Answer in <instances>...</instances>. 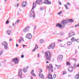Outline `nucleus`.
<instances>
[{
    "label": "nucleus",
    "mask_w": 79,
    "mask_h": 79,
    "mask_svg": "<svg viewBox=\"0 0 79 79\" xmlns=\"http://www.w3.org/2000/svg\"><path fill=\"white\" fill-rule=\"evenodd\" d=\"M58 41L59 42H61V40H58Z\"/></svg>",
    "instance_id": "nucleus-52"
},
{
    "label": "nucleus",
    "mask_w": 79,
    "mask_h": 79,
    "mask_svg": "<svg viewBox=\"0 0 79 79\" xmlns=\"http://www.w3.org/2000/svg\"><path fill=\"white\" fill-rule=\"evenodd\" d=\"M71 44H72V43H71V42H68L67 43V45H71Z\"/></svg>",
    "instance_id": "nucleus-28"
},
{
    "label": "nucleus",
    "mask_w": 79,
    "mask_h": 79,
    "mask_svg": "<svg viewBox=\"0 0 79 79\" xmlns=\"http://www.w3.org/2000/svg\"><path fill=\"white\" fill-rule=\"evenodd\" d=\"M18 44H16V47H18Z\"/></svg>",
    "instance_id": "nucleus-54"
},
{
    "label": "nucleus",
    "mask_w": 79,
    "mask_h": 79,
    "mask_svg": "<svg viewBox=\"0 0 79 79\" xmlns=\"http://www.w3.org/2000/svg\"><path fill=\"white\" fill-rule=\"evenodd\" d=\"M45 57L48 61H51V57L52 54L49 51H46L45 52Z\"/></svg>",
    "instance_id": "nucleus-1"
},
{
    "label": "nucleus",
    "mask_w": 79,
    "mask_h": 79,
    "mask_svg": "<svg viewBox=\"0 0 79 79\" xmlns=\"http://www.w3.org/2000/svg\"><path fill=\"white\" fill-rule=\"evenodd\" d=\"M30 17H35V14L34 13V11H30Z\"/></svg>",
    "instance_id": "nucleus-6"
},
{
    "label": "nucleus",
    "mask_w": 79,
    "mask_h": 79,
    "mask_svg": "<svg viewBox=\"0 0 79 79\" xmlns=\"http://www.w3.org/2000/svg\"><path fill=\"white\" fill-rule=\"evenodd\" d=\"M3 53V51H0V56H1L2 55V54Z\"/></svg>",
    "instance_id": "nucleus-30"
},
{
    "label": "nucleus",
    "mask_w": 79,
    "mask_h": 79,
    "mask_svg": "<svg viewBox=\"0 0 79 79\" xmlns=\"http://www.w3.org/2000/svg\"><path fill=\"white\" fill-rule=\"evenodd\" d=\"M46 68L48 69H50V68H53V66H52V64H49V66H47Z\"/></svg>",
    "instance_id": "nucleus-16"
},
{
    "label": "nucleus",
    "mask_w": 79,
    "mask_h": 79,
    "mask_svg": "<svg viewBox=\"0 0 79 79\" xmlns=\"http://www.w3.org/2000/svg\"><path fill=\"white\" fill-rule=\"evenodd\" d=\"M62 59L63 56L61 55H59L57 57V59L58 61H61V60H62Z\"/></svg>",
    "instance_id": "nucleus-8"
},
{
    "label": "nucleus",
    "mask_w": 79,
    "mask_h": 79,
    "mask_svg": "<svg viewBox=\"0 0 79 79\" xmlns=\"http://www.w3.org/2000/svg\"><path fill=\"white\" fill-rule=\"evenodd\" d=\"M53 77L54 79L56 78V74H54L53 75Z\"/></svg>",
    "instance_id": "nucleus-39"
},
{
    "label": "nucleus",
    "mask_w": 79,
    "mask_h": 79,
    "mask_svg": "<svg viewBox=\"0 0 79 79\" xmlns=\"http://www.w3.org/2000/svg\"><path fill=\"white\" fill-rule=\"evenodd\" d=\"M22 71L24 73H26L27 72V69L26 68H24L23 69Z\"/></svg>",
    "instance_id": "nucleus-25"
},
{
    "label": "nucleus",
    "mask_w": 79,
    "mask_h": 79,
    "mask_svg": "<svg viewBox=\"0 0 79 79\" xmlns=\"http://www.w3.org/2000/svg\"><path fill=\"white\" fill-rule=\"evenodd\" d=\"M55 66H56V67L58 66V65H57V64H55Z\"/></svg>",
    "instance_id": "nucleus-63"
},
{
    "label": "nucleus",
    "mask_w": 79,
    "mask_h": 79,
    "mask_svg": "<svg viewBox=\"0 0 79 79\" xmlns=\"http://www.w3.org/2000/svg\"><path fill=\"white\" fill-rule=\"evenodd\" d=\"M61 13H62V12H61V11H60L58 13V15H61Z\"/></svg>",
    "instance_id": "nucleus-41"
},
{
    "label": "nucleus",
    "mask_w": 79,
    "mask_h": 79,
    "mask_svg": "<svg viewBox=\"0 0 79 79\" xmlns=\"http://www.w3.org/2000/svg\"><path fill=\"white\" fill-rule=\"evenodd\" d=\"M50 46H51V47L52 48V49H53L54 48H55V43H53L51 44Z\"/></svg>",
    "instance_id": "nucleus-19"
},
{
    "label": "nucleus",
    "mask_w": 79,
    "mask_h": 79,
    "mask_svg": "<svg viewBox=\"0 0 79 79\" xmlns=\"http://www.w3.org/2000/svg\"><path fill=\"white\" fill-rule=\"evenodd\" d=\"M19 15V12H18L17 13V15Z\"/></svg>",
    "instance_id": "nucleus-55"
},
{
    "label": "nucleus",
    "mask_w": 79,
    "mask_h": 79,
    "mask_svg": "<svg viewBox=\"0 0 79 79\" xmlns=\"http://www.w3.org/2000/svg\"><path fill=\"white\" fill-rule=\"evenodd\" d=\"M20 21V20H18L15 23V25H16V24H18L19 23V22Z\"/></svg>",
    "instance_id": "nucleus-29"
},
{
    "label": "nucleus",
    "mask_w": 79,
    "mask_h": 79,
    "mask_svg": "<svg viewBox=\"0 0 79 79\" xmlns=\"http://www.w3.org/2000/svg\"><path fill=\"white\" fill-rule=\"evenodd\" d=\"M73 67L74 68H76V63L74 64Z\"/></svg>",
    "instance_id": "nucleus-36"
},
{
    "label": "nucleus",
    "mask_w": 79,
    "mask_h": 79,
    "mask_svg": "<svg viewBox=\"0 0 79 79\" xmlns=\"http://www.w3.org/2000/svg\"><path fill=\"white\" fill-rule=\"evenodd\" d=\"M67 5H69V6H70L71 5V3H69V2H68L66 3Z\"/></svg>",
    "instance_id": "nucleus-33"
},
{
    "label": "nucleus",
    "mask_w": 79,
    "mask_h": 79,
    "mask_svg": "<svg viewBox=\"0 0 79 79\" xmlns=\"http://www.w3.org/2000/svg\"><path fill=\"white\" fill-rule=\"evenodd\" d=\"M26 37L28 39H31L32 37V35L31 33H28L27 34Z\"/></svg>",
    "instance_id": "nucleus-5"
},
{
    "label": "nucleus",
    "mask_w": 79,
    "mask_h": 79,
    "mask_svg": "<svg viewBox=\"0 0 79 79\" xmlns=\"http://www.w3.org/2000/svg\"><path fill=\"white\" fill-rule=\"evenodd\" d=\"M12 61L15 62V64H18V62H19V60L17 58H15V59H13L12 60Z\"/></svg>",
    "instance_id": "nucleus-7"
},
{
    "label": "nucleus",
    "mask_w": 79,
    "mask_h": 79,
    "mask_svg": "<svg viewBox=\"0 0 79 79\" xmlns=\"http://www.w3.org/2000/svg\"><path fill=\"white\" fill-rule=\"evenodd\" d=\"M64 6L65 7L66 10H68V6L66 5H64Z\"/></svg>",
    "instance_id": "nucleus-32"
},
{
    "label": "nucleus",
    "mask_w": 79,
    "mask_h": 79,
    "mask_svg": "<svg viewBox=\"0 0 79 79\" xmlns=\"http://www.w3.org/2000/svg\"><path fill=\"white\" fill-rule=\"evenodd\" d=\"M12 26H15V23H13Z\"/></svg>",
    "instance_id": "nucleus-59"
},
{
    "label": "nucleus",
    "mask_w": 79,
    "mask_h": 79,
    "mask_svg": "<svg viewBox=\"0 0 79 79\" xmlns=\"http://www.w3.org/2000/svg\"><path fill=\"white\" fill-rule=\"evenodd\" d=\"M17 6H18H18H19V3H17Z\"/></svg>",
    "instance_id": "nucleus-61"
},
{
    "label": "nucleus",
    "mask_w": 79,
    "mask_h": 79,
    "mask_svg": "<svg viewBox=\"0 0 79 79\" xmlns=\"http://www.w3.org/2000/svg\"><path fill=\"white\" fill-rule=\"evenodd\" d=\"M10 23V22H9V21L7 20L6 22V24H9V23Z\"/></svg>",
    "instance_id": "nucleus-35"
},
{
    "label": "nucleus",
    "mask_w": 79,
    "mask_h": 79,
    "mask_svg": "<svg viewBox=\"0 0 79 79\" xmlns=\"http://www.w3.org/2000/svg\"><path fill=\"white\" fill-rule=\"evenodd\" d=\"M79 77V73L76 75L75 76V79H78Z\"/></svg>",
    "instance_id": "nucleus-21"
},
{
    "label": "nucleus",
    "mask_w": 79,
    "mask_h": 79,
    "mask_svg": "<svg viewBox=\"0 0 79 79\" xmlns=\"http://www.w3.org/2000/svg\"><path fill=\"white\" fill-rule=\"evenodd\" d=\"M42 70L41 69L40 72V73H42Z\"/></svg>",
    "instance_id": "nucleus-57"
},
{
    "label": "nucleus",
    "mask_w": 79,
    "mask_h": 79,
    "mask_svg": "<svg viewBox=\"0 0 79 79\" xmlns=\"http://www.w3.org/2000/svg\"><path fill=\"white\" fill-rule=\"evenodd\" d=\"M40 55H39V54H38V58H39Z\"/></svg>",
    "instance_id": "nucleus-56"
},
{
    "label": "nucleus",
    "mask_w": 79,
    "mask_h": 79,
    "mask_svg": "<svg viewBox=\"0 0 79 79\" xmlns=\"http://www.w3.org/2000/svg\"><path fill=\"white\" fill-rule=\"evenodd\" d=\"M38 48L37 45V44H36L35 48L33 50V52H35V50H36L37 48Z\"/></svg>",
    "instance_id": "nucleus-22"
},
{
    "label": "nucleus",
    "mask_w": 79,
    "mask_h": 79,
    "mask_svg": "<svg viewBox=\"0 0 79 79\" xmlns=\"http://www.w3.org/2000/svg\"><path fill=\"white\" fill-rule=\"evenodd\" d=\"M60 46L61 47H64V45H62V44H60Z\"/></svg>",
    "instance_id": "nucleus-34"
},
{
    "label": "nucleus",
    "mask_w": 79,
    "mask_h": 79,
    "mask_svg": "<svg viewBox=\"0 0 79 79\" xmlns=\"http://www.w3.org/2000/svg\"><path fill=\"white\" fill-rule=\"evenodd\" d=\"M73 20L72 19H67L66 20Z\"/></svg>",
    "instance_id": "nucleus-62"
},
{
    "label": "nucleus",
    "mask_w": 79,
    "mask_h": 79,
    "mask_svg": "<svg viewBox=\"0 0 79 79\" xmlns=\"http://www.w3.org/2000/svg\"><path fill=\"white\" fill-rule=\"evenodd\" d=\"M47 77L48 79H53V77H52V75L50 73L48 74Z\"/></svg>",
    "instance_id": "nucleus-13"
},
{
    "label": "nucleus",
    "mask_w": 79,
    "mask_h": 79,
    "mask_svg": "<svg viewBox=\"0 0 79 79\" xmlns=\"http://www.w3.org/2000/svg\"><path fill=\"white\" fill-rule=\"evenodd\" d=\"M46 63H49V62H48V61H47L46 62Z\"/></svg>",
    "instance_id": "nucleus-60"
},
{
    "label": "nucleus",
    "mask_w": 79,
    "mask_h": 79,
    "mask_svg": "<svg viewBox=\"0 0 79 79\" xmlns=\"http://www.w3.org/2000/svg\"><path fill=\"white\" fill-rule=\"evenodd\" d=\"M14 6L15 7H17V5H14Z\"/></svg>",
    "instance_id": "nucleus-58"
},
{
    "label": "nucleus",
    "mask_w": 79,
    "mask_h": 79,
    "mask_svg": "<svg viewBox=\"0 0 79 79\" xmlns=\"http://www.w3.org/2000/svg\"><path fill=\"white\" fill-rule=\"evenodd\" d=\"M71 40H72L71 41L72 42H75V41H76V40L74 38V37H73L71 39Z\"/></svg>",
    "instance_id": "nucleus-24"
},
{
    "label": "nucleus",
    "mask_w": 79,
    "mask_h": 79,
    "mask_svg": "<svg viewBox=\"0 0 79 79\" xmlns=\"http://www.w3.org/2000/svg\"><path fill=\"white\" fill-rule=\"evenodd\" d=\"M63 74H66V71L64 72Z\"/></svg>",
    "instance_id": "nucleus-47"
},
{
    "label": "nucleus",
    "mask_w": 79,
    "mask_h": 79,
    "mask_svg": "<svg viewBox=\"0 0 79 79\" xmlns=\"http://www.w3.org/2000/svg\"><path fill=\"white\" fill-rule=\"evenodd\" d=\"M60 67H61V65H59L58 67H57L58 69L59 68H60Z\"/></svg>",
    "instance_id": "nucleus-43"
},
{
    "label": "nucleus",
    "mask_w": 79,
    "mask_h": 79,
    "mask_svg": "<svg viewBox=\"0 0 79 79\" xmlns=\"http://www.w3.org/2000/svg\"><path fill=\"white\" fill-rule=\"evenodd\" d=\"M29 68V66H27V67H26L25 68H26L27 69Z\"/></svg>",
    "instance_id": "nucleus-48"
},
{
    "label": "nucleus",
    "mask_w": 79,
    "mask_h": 79,
    "mask_svg": "<svg viewBox=\"0 0 79 79\" xmlns=\"http://www.w3.org/2000/svg\"><path fill=\"white\" fill-rule=\"evenodd\" d=\"M73 34H74V33L73 32H72L71 34V33L69 34V37H71L72 36H73V35H75V34L73 35Z\"/></svg>",
    "instance_id": "nucleus-20"
},
{
    "label": "nucleus",
    "mask_w": 79,
    "mask_h": 79,
    "mask_svg": "<svg viewBox=\"0 0 79 79\" xmlns=\"http://www.w3.org/2000/svg\"><path fill=\"white\" fill-rule=\"evenodd\" d=\"M24 55H22L21 56V58H24Z\"/></svg>",
    "instance_id": "nucleus-49"
},
{
    "label": "nucleus",
    "mask_w": 79,
    "mask_h": 79,
    "mask_svg": "<svg viewBox=\"0 0 79 79\" xmlns=\"http://www.w3.org/2000/svg\"><path fill=\"white\" fill-rule=\"evenodd\" d=\"M20 40H21V41H24V39H23V38L22 37H20Z\"/></svg>",
    "instance_id": "nucleus-31"
},
{
    "label": "nucleus",
    "mask_w": 79,
    "mask_h": 79,
    "mask_svg": "<svg viewBox=\"0 0 79 79\" xmlns=\"http://www.w3.org/2000/svg\"><path fill=\"white\" fill-rule=\"evenodd\" d=\"M58 2H59V5H61V2H60L59 1Z\"/></svg>",
    "instance_id": "nucleus-46"
},
{
    "label": "nucleus",
    "mask_w": 79,
    "mask_h": 79,
    "mask_svg": "<svg viewBox=\"0 0 79 79\" xmlns=\"http://www.w3.org/2000/svg\"><path fill=\"white\" fill-rule=\"evenodd\" d=\"M68 71H69V72H73V69L70 67L69 69H68Z\"/></svg>",
    "instance_id": "nucleus-23"
},
{
    "label": "nucleus",
    "mask_w": 79,
    "mask_h": 79,
    "mask_svg": "<svg viewBox=\"0 0 79 79\" xmlns=\"http://www.w3.org/2000/svg\"><path fill=\"white\" fill-rule=\"evenodd\" d=\"M19 76H20L21 78H22V71L21 69H20L19 71Z\"/></svg>",
    "instance_id": "nucleus-10"
},
{
    "label": "nucleus",
    "mask_w": 79,
    "mask_h": 79,
    "mask_svg": "<svg viewBox=\"0 0 79 79\" xmlns=\"http://www.w3.org/2000/svg\"><path fill=\"white\" fill-rule=\"evenodd\" d=\"M39 76L40 77V78H44V77H45L44 76V75H43L42 73H40Z\"/></svg>",
    "instance_id": "nucleus-17"
},
{
    "label": "nucleus",
    "mask_w": 79,
    "mask_h": 79,
    "mask_svg": "<svg viewBox=\"0 0 79 79\" xmlns=\"http://www.w3.org/2000/svg\"><path fill=\"white\" fill-rule=\"evenodd\" d=\"M36 27H37V26H35V27H34V28L33 29L34 31H35V29H36Z\"/></svg>",
    "instance_id": "nucleus-44"
},
{
    "label": "nucleus",
    "mask_w": 79,
    "mask_h": 79,
    "mask_svg": "<svg viewBox=\"0 0 79 79\" xmlns=\"http://www.w3.org/2000/svg\"><path fill=\"white\" fill-rule=\"evenodd\" d=\"M44 3L45 4H46L47 5H50V4H51V2L48 1V0H45L44 2Z\"/></svg>",
    "instance_id": "nucleus-12"
},
{
    "label": "nucleus",
    "mask_w": 79,
    "mask_h": 79,
    "mask_svg": "<svg viewBox=\"0 0 79 79\" xmlns=\"http://www.w3.org/2000/svg\"><path fill=\"white\" fill-rule=\"evenodd\" d=\"M31 28V27L28 26L25 27L23 30V32L24 33H26L29 31V28Z\"/></svg>",
    "instance_id": "nucleus-4"
},
{
    "label": "nucleus",
    "mask_w": 79,
    "mask_h": 79,
    "mask_svg": "<svg viewBox=\"0 0 79 79\" xmlns=\"http://www.w3.org/2000/svg\"><path fill=\"white\" fill-rule=\"evenodd\" d=\"M62 25L60 23H57L56 25V27H58L59 28H62Z\"/></svg>",
    "instance_id": "nucleus-14"
},
{
    "label": "nucleus",
    "mask_w": 79,
    "mask_h": 79,
    "mask_svg": "<svg viewBox=\"0 0 79 79\" xmlns=\"http://www.w3.org/2000/svg\"><path fill=\"white\" fill-rule=\"evenodd\" d=\"M23 45V47H26V46H26V45Z\"/></svg>",
    "instance_id": "nucleus-50"
},
{
    "label": "nucleus",
    "mask_w": 79,
    "mask_h": 79,
    "mask_svg": "<svg viewBox=\"0 0 79 79\" xmlns=\"http://www.w3.org/2000/svg\"><path fill=\"white\" fill-rule=\"evenodd\" d=\"M51 69V71H52V72H53V69Z\"/></svg>",
    "instance_id": "nucleus-64"
},
{
    "label": "nucleus",
    "mask_w": 79,
    "mask_h": 79,
    "mask_svg": "<svg viewBox=\"0 0 79 79\" xmlns=\"http://www.w3.org/2000/svg\"><path fill=\"white\" fill-rule=\"evenodd\" d=\"M73 22H74L73 20H64L61 21V23L62 26H63V28H64L65 27L64 26L65 24H67V23H73Z\"/></svg>",
    "instance_id": "nucleus-2"
},
{
    "label": "nucleus",
    "mask_w": 79,
    "mask_h": 79,
    "mask_svg": "<svg viewBox=\"0 0 79 79\" xmlns=\"http://www.w3.org/2000/svg\"><path fill=\"white\" fill-rule=\"evenodd\" d=\"M48 49H50L51 48L52 49V47H51V46L50 45L48 47Z\"/></svg>",
    "instance_id": "nucleus-37"
},
{
    "label": "nucleus",
    "mask_w": 79,
    "mask_h": 79,
    "mask_svg": "<svg viewBox=\"0 0 79 79\" xmlns=\"http://www.w3.org/2000/svg\"><path fill=\"white\" fill-rule=\"evenodd\" d=\"M36 5V2H33V7L31 10H34V9L35 8Z\"/></svg>",
    "instance_id": "nucleus-18"
},
{
    "label": "nucleus",
    "mask_w": 79,
    "mask_h": 79,
    "mask_svg": "<svg viewBox=\"0 0 79 79\" xmlns=\"http://www.w3.org/2000/svg\"><path fill=\"white\" fill-rule=\"evenodd\" d=\"M36 2L38 5H41L42 4V1L41 0H37L36 1Z\"/></svg>",
    "instance_id": "nucleus-9"
},
{
    "label": "nucleus",
    "mask_w": 79,
    "mask_h": 79,
    "mask_svg": "<svg viewBox=\"0 0 79 79\" xmlns=\"http://www.w3.org/2000/svg\"><path fill=\"white\" fill-rule=\"evenodd\" d=\"M9 41H12V39L11 38L9 40Z\"/></svg>",
    "instance_id": "nucleus-53"
},
{
    "label": "nucleus",
    "mask_w": 79,
    "mask_h": 79,
    "mask_svg": "<svg viewBox=\"0 0 79 79\" xmlns=\"http://www.w3.org/2000/svg\"><path fill=\"white\" fill-rule=\"evenodd\" d=\"M76 41H77V42H79V39H78L77 40H76Z\"/></svg>",
    "instance_id": "nucleus-42"
},
{
    "label": "nucleus",
    "mask_w": 79,
    "mask_h": 79,
    "mask_svg": "<svg viewBox=\"0 0 79 79\" xmlns=\"http://www.w3.org/2000/svg\"><path fill=\"white\" fill-rule=\"evenodd\" d=\"M44 9V7H42L40 8V10L41 11H42V10H43Z\"/></svg>",
    "instance_id": "nucleus-40"
},
{
    "label": "nucleus",
    "mask_w": 79,
    "mask_h": 79,
    "mask_svg": "<svg viewBox=\"0 0 79 79\" xmlns=\"http://www.w3.org/2000/svg\"><path fill=\"white\" fill-rule=\"evenodd\" d=\"M70 64L69 63V62H67V65H68H68H70Z\"/></svg>",
    "instance_id": "nucleus-38"
},
{
    "label": "nucleus",
    "mask_w": 79,
    "mask_h": 79,
    "mask_svg": "<svg viewBox=\"0 0 79 79\" xmlns=\"http://www.w3.org/2000/svg\"><path fill=\"white\" fill-rule=\"evenodd\" d=\"M40 44H43V43H44V40H43V39H41L40 40Z\"/></svg>",
    "instance_id": "nucleus-27"
},
{
    "label": "nucleus",
    "mask_w": 79,
    "mask_h": 79,
    "mask_svg": "<svg viewBox=\"0 0 79 79\" xmlns=\"http://www.w3.org/2000/svg\"><path fill=\"white\" fill-rule=\"evenodd\" d=\"M2 45L4 46V49L5 50H7L8 48V44L6 43V42L4 41L2 44Z\"/></svg>",
    "instance_id": "nucleus-3"
},
{
    "label": "nucleus",
    "mask_w": 79,
    "mask_h": 79,
    "mask_svg": "<svg viewBox=\"0 0 79 79\" xmlns=\"http://www.w3.org/2000/svg\"><path fill=\"white\" fill-rule=\"evenodd\" d=\"M19 44H20V43H21V40H19Z\"/></svg>",
    "instance_id": "nucleus-45"
},
{
    "label": "nucleus",
    "mask_w": 79,
    "mask_h": 79,
    "mask_svg": "<svg viewBox=\"0 0 79 79\" xmlns=\"http://www.w3.org/2000/svg\"><path fill=\"white\" fill-rule=\"evenodd\" d=\"M6 32L7 35H10L11 34V31L10 30H6Z\"/></svg>",
    "instance_id": "nucleus-11"
},
{
    "label": "nucleus",
    "mask_w": 79,
    "mask_h": 79,
    "mask_svg": "<svg viewBox=\"0 0 79 79\" xmlns=\"http://www.w3.org/2000/svg\"><path fill=\"white\" fill-rule=\"evenodd\" d=\"M27 5V2H24L22 3V6L23 7H25V6H26Z\"/></svg>",
    "instance_id": "nucleus-15"
},
{
    "label": "nucleus",
    "mask_w": 79,
    "mask_h": 79,
    "mask_svg": "<svg viewBox=\"0 0 79 79\" xmlns=\"http://www.w3.org/2000/svg\"><path fill=\"white\" fill-rule=\"evenodd\" d=\"M78 25L77 24V25H75V27H78Z\"/></svg>",
    "instance_id": "nucleus-51"
},
{
    "label": "nucleus",
    "mask_w": 79,
    "mask_h": 79,
    "mask_svg": "<svg viewBox=\"0 0 79 79\" xmlns=\"http://www.w3.org/2000/svg\"><path fill=\"white\" fill-rule=\"evenodd\" d=\"M31 74H32L33 76H36V75L35 74V73H34V70H32L31 72Z\"/></svg>",
    "instance_id": "nucleus-26"
}]
</instances>
